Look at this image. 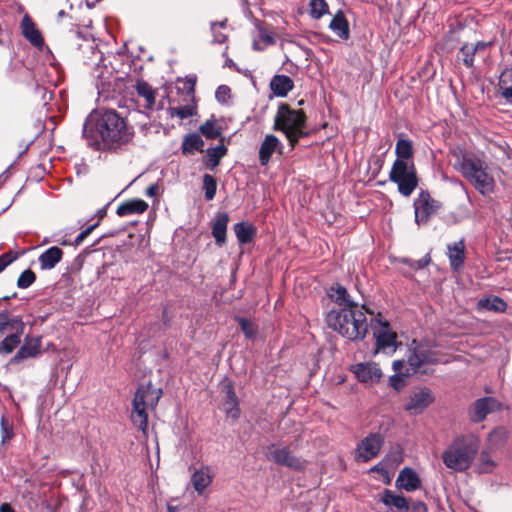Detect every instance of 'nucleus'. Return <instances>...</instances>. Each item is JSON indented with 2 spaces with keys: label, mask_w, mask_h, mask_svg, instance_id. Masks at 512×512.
I'll use <instances>...</instances> for the list:
<instances>
[{
  "label": "nucleus",
  "mask_w": 512,
  "mask_h": 512,
  "mask_svg": "<svg viewBox=\"0 0 512 512\" xmlns=\"http://www.w3.org/2000/svg\"><path fill=\"white\" fill-rule=\"evenodd\" d=\"M229 92H230V89L228 86H225V85L219 86L218 89L216 90V98L219 101H225V98Z\"/></svg>",
  "instance_id": "50"
},
{
  "label": "nucleus",
  "mask_w": 512,
  "mask_h": 512,
  "mask_svg": "<svg viewBox=\"0 0 512 512\" xmlns=\"http://www.w3.org/2000/svg\"><path fill=\"white\" fill-rule=\"evenodd\" d=\"M64 16H66V13L64 12V10H60V11L58 12V18H59V19H61V18H63Z\"/></svg>",
  "instance_id": "59"
},
{
  "label": "nucleus",
  "mask_w": 512,
  "mask_h": 512,
  "mask_svg": "<svg viewBox=\"0 0 512 512\" xmlns=\"http://www.w3.org/2000/svg\"><path fill=\"white\" fill-rule=\"evenodd\" d=\"M429 261H430V258L428 256H426L418 261H414L413 264H411V266L414 268H417V269H421V268H424L425 266H427Z\"/></svg>",
  "instance_id": "52"
},
{
  "label": "nucleus",
  "mask_w": 512,
  "mask_h": 512,
  "mask_svg": "<svg viewBox=\"0 0 512 512\" xmlns=\"http://www.w3.org/2000/svg\"><path fill=\"white\" fill-rule=\"evenodd\" d=\"M161 396V390L148 385L138 388L133 399V410L131 419L133 423L143 432L148 426V415L146 410L154 408Z\"/></svg>",
  "instance_id": "7"
},
{
  "label": "nucleus",
  "mask_w": 512,
  "mask_h": 512,
  "mask_svg": "<svg viewBox=\"0 0 512 512\" xmlns=\"http://www.w3.org/2000/svg\"><path fill=\"white\" fill-rule=\"evenodd\" d=\"M234 231L238 241L241 244L250 243L253 240L255 229L252 225L248 223H237L234 226Z\"/></svg>",
  "instance_id": "33"
},
{
  "label": "nucleus",
  "mask_w": 512,
  "mask_h": 512,
  "mask_svg": "<svg viewBox=\"0 0 512 512\" xmlns=\"http://www.w3.org/2000/svg\"><path fill=\"white\" fill-rule=\"evenodd\" d=\"M310 15L314 19H320L323 15L328 13V4L325 0H310Z\"/></svg>",
  "instance_id": "39"
},
{
  "label": "nucleus",
  "mask_w": 512,
  "mask_h": 512,
  "mask_svg": "<svg viewBox=\"0 0 512 512\" xmlns=\"http://www.w3.org/2000/svg\"><path fill=\"white\" fill-rule=\"evenodd\" d=\"M229 222V215L226 212H220L216 215L212 225V235L216 244L222 246L226 242V231Z\"/></svg>",
  "instance_id": "21"
},
{
  "label": "nucleus",
  "mask_w": 512,
  "mask_h": 512,
  "mask_svg": "<svg viewBox=\"0 0 512 512\" xmlns=\"http://www.w3.org/2000/svg\"><path fill=\"white\" fill-rule=\"evenodd\" d=\"M98 223H95L89 227H87L85 230H83L75 239L76 245L81 244L84 239L90 235V233L97 227Z\"/></svg>",
  "instance_id": "49"
},
{
  "label": "nucleus",
  "mask_w": 512,
  "mask_h": 512,
  "mask_svg": "<svg viewBox=\"0 0 512 512\" xmlns=\"http://www.w3.org/2000/svg\"><path fill=\"white\" fill-rule=\"evenodd\" d=\"M217 183L213 176L205 174L203 176V189L206 200H212L216 194Z\"/></svg>",
  "instance_id": "41"
},
{
  "label": "nucleus",
  "mask_w": 512,
  "mask_h": 512,
  "mask_svg": "<svg viewBox=\"0 0 512 512\" xmlns=\"http://www.w3.org/2000/svg\"><path fill=\"white\" fill-rule=\"evenodd\" d=\"M329 28L341 39L349 38V25L344 14L338 11L329 24Z\"/></svg>",
  "instance_id": "28"
},
{
  "label": "nucleus",
  "mask_w": 512,
  "mask_h": 512,
  "mask_svg": "<svg viewBox=\"0 0 512 512\" xmlns=\"http://www.w3.org/2000/svg\"><path fill=\"white\" fill-rule=\"evenodd\" d=\"M273 129L282 131L294 148L301 137L307 136L306 115L302 110L291 109L288 104L283 103L278 107Z\"/></svg>",
  "instance_id": "5"
},
{
  "label": "nucleus",
  "mask_w": 512,
  "mask_h": 512,
  "mask_svg": "<svg viewBox=\"0 0 512 512\" xmlns=\"http://www.w3.org/2000/svg\"><path fill=\"white\" fill-rule=\"evenodd\" d=\"M159 192V186L157 184H151L147 189H146V196L148 197H155L157 196Z\"/></svg>",
  "instance_id": "54"
},
{
  "label": "nucleus",
  "mask_w": 512,
  "mask_h": 512,
  "mask_svg": "<svg viewBox=\"0 0 512 512\" xmlns=\"http://www.w3.org/2000/svg\"><path fill=\"white\" fill-rule=\"evenodd\" d=\"M204 142L197 133H191L185 136L182 142L183 154H193L195 151H203Z\"/></svg>",
  "instance_id": "30"
},
{
  "label": "nucleus",
  "mask_w": 512,
  "mask_h": 512,
  "mask_svg": "<svg viewBox=\"0 0 512 512\" xmlns=\"http://www.w3.org/2000/svg\"><path fill=\"white\" fill-rule=\"evenodd\" d=\"M168 509H169V512H173L172 507L169 506Z\"/></svg>",
  "instance_id": "61"
},
{
  "label": "nucleus",
  "mask_w": 512,
  "mask_h": 512,
  "mask_svg": "<svg viewBox=\"0 0 512 512\" xmlns=\"http://www.w3.org/2000/svg\"><path fill=\"white\" fill-rule=\"evenodd\" d=\"M200 132L209 139L217 138L221 134V131L214 120H208L202 124L200 126Z\"/></svg>",
  "instance_id": "42"
},
{
  "label": "nucleus",
  "mask_w": 512,
  "mask_h": 512,
  "mask_svg": "<svg viewBox=\"0 0 512 512\" xmlns=\"http://www.w3.org/2000/svg\"><path fill=\"white\" fill-rule=\"evenodd\" d=\"M508 81L512 82V73L504 72L500 77V83H506Z\"/></svg>",
  "instance_id": "56"
},
{
  "label": "nucleus",
  "mask_w": 512,
  "mask_h": 512,
  "mask_svg": "<svg viewBox=\"0 0 512 512\" xmlns=\"http://www.w3.org/2000/svg\"><path fill=\"white\" fill-rule=\"evenodd\" d=\"M331 299L338 305V308H346L354 305H359L350 299L347 290L341 285L332 286L330 289Z\"/></svg>",
  "instance_id": "27"
},
{
  "label": "nucleus",
  "mask_w": 512,
  "mask_h": 512,
  "mask_svg": "<svg viewBox=\"0 0 512 512\" xmlns=\"http://www.w3.org/2000/svg\"><path fill=\"white\" fill-rule=\"evenodd\" d=\"M355 375L361 382L374 383L380 380L382 371L376 363H360L356 365Z\"/></svg>",
  "instance_id": "19"
},
{
  "label": "nucleus",
  "mask_w": 512,
  "mask_h": 512,
  "mask_svg": "<svg viewBox=\"0 0 512 512\" xmlns=\"http://www.w3.org/2000/svg\"><path fill=\"white\" fill-rule=\"evenodd\" d=\"M83 136L96 150L130 142L134 131L118 112L112 109L91 114L83 125Z\"/></svg>",
  "instance_id": "1"
},
{
  "label": "nucleus",
  "mask_w": 512,
  "mask_h": 512,
  "mask_svg": "<svg viewBox=\"0 0 512 512\" xmlns=\"http://www.w3.org/2000/svg\"><path fill=\"white\" fill-rule=\"evenodd\" d=\"M499 409V403L495 398L484 397L480 398L470 409V419L473 422L483 421L489 413H492Z\"/></svg>",
  "instance_id": "14"
},
{
  "label": "nucleus",
  "mask_w": 512,
  "mask_h": 512,
  "mask_svg": "<svg viewBox=\"0 0 512 512\" xmlns=\"http://www.w3.org/2000/svg\"><path fill=\"white\" fill-rule=\"evenodd\" d=\"M472 47L476 48V52L479 50H484L487 47V44L484 42H477L476 44H472Z\"/></svg>",
  "instance_id": "58"
},
{
  "label": "nucleus",
  "mask_w": 512,
  "mask_h": 512,
  "mask_svg": "<svg viewBox=\"0 0 512 512\" xmlns=\"http://www.w3.org/2000/svg\"><path fill=\"white\" fill-rule=\"evenodd\" d=\"M24 328L25 324L20 317L16 316L10 318L7 311L0 313V334L5 333L6 331L23 334Z\"/></svg>",
  "instance_id": "24"
},
{
  "label": "nucleus",
  "mask_w": 512,
  "mask_h": 512,
  "mask_svg": "<svg viewBox=\"0 0 512 512\" xmlns=\"http://www.w3.org/2000/svg\"><path fill=\"white\" fill-rule=\"evenodd\" d=\"M478 305L480 308L495 312H503L507 308L506 302L496 296L492 298L481 299Z\"/></svg>",
  "instance_id": "36"
},
{
  "label": "nucleus",
  "mask_w": 512,
  "mask_h": 512,
  "mask_svg": "<svg viewBox=\"0 0 512 512\" xmlns=\"http://www.w3.org/2000/svg\"><path fill=\"white\" fill-rule=\"evenodd\" d=\"M384 439L381 434L373 433L361 440L355 451L357 462H368L380 452Z\"/></svg>",
  "instance_id": "11"
},
{
  "label": "nucleus",
  "mask_w": 512,
  "mask_h": 512,
  "mask_svg": "<svg viewBox=\"0 0 512 512\" xmlns=\"http://www.w3.org/2000/svg\"><path fill=\"white\" fill-rule=\"evenodd\" d=\"M294 88L293 80L283 74L275 75L270 81V89L278 97H285Z\"/></svg>",
  "instance_id": "22"
},
{
  "label": "nucleus",
  "mask_w": 512,
  "mask_h": 512,
  "mask_svg": "<svg viewBox=\"0 0 512 512\" xmlns=\"http://www.w3.org/2000/svg\"><path fill=\"white\" fill-rule=\"evenodd\" d=\"M35 280V273L32 270L27 269L20 274L17 280V286L21 289H25L31 286L35 282Z\"/></svg>",
  "instance_id": "45"
},
{
  "label": "nucleus",
  "mask_w": 512,
  "mask_h": 512,
  "mask_svg": "<svg viewBox=\"0 0 512 512\" xmlns=\"http://www.w3.org/2000/svg\"><path fill=\"white\" fill-rule=\"evenodd\" d=\"M503 84L504 83L499 82L500 88L502 89L501 95L506 101L512 102V86L504 87Z\"/></svg>",
  "instance_id": "51"
},
{
  "label": "nucleus",
  "mask_w": 512,
  "mask_h": 512,
  "mask_svg": "<svg viewBox=\"0 0 512 512\" xmlns=\"http://www.w3.org/2000/svg\"><path fill=\"white\" fill-rule=\"evenodd\" d=\"M381 500L385 505L395 507L399 510L407 511L409 509L408 502L402 495L396 494L388 489L383 492Z\"/></svg>",
  "instance_id": "31"
},
{
  "label": "nucleus",
  "mask_w": 512,
  "mask_h": 512,
  "mask_svg": "<svg viewBox=\"0 0 512 512\" xmlns=\"http://www.w3.org/2000/svg\"><path fill=\"white\" fill-rule=\"evenodd\" d=\"M41 353V338L26 337L23 345L11 359L12 363H19L28 358H35Z\"/></svg>",
  "instance_id": "17"
},
{
  "label": "nucleus",
  "mask_w": 512,
  "mask_h": 512,
  "mask_svg": "<svg viewBox=\"0 0 512 512\" xmlns=\"http://www.w3.org/2000/svg\"><path fill=\"white\" fill-rule=\"evenodd\" d=\"M227 148L224 144L217 145L216 147L209 148L207 150V166L213 170L215 169L219 163L220 160L226 155Z\"/></svg>",
  "instance_id": "34"
},
{
  "label": "nucleus",
  "mask_w": 512,
  "mask_h": 512,
  "mask_svg": "<svg viewBox=\"0 0 512 512\" xmlns=\"http://www.w3.org/2000/svg\"><path fill=\"white\" fill-rule=\"evenodd\" d=\"M464 242L462 240L448 245V257L452 269L457 270L464 261Z\"/></svg>",
  "instance_id": "29"
},
{
  "label": "nucleus",
  "mask_w": 512,
  "mask_h": 512,
  "mask_svg": "<svg viewBox=\"0 0 512 512\" xmlns=\"http://www.w3.org/2000/svg\"><path fill=\"white\" fill-rule=\"evenodd\" d=\"M433 400L434 397L429 389H421L410 396L409 402L405 405V410L412 414H419L423 412Z\"/></svg>",
  "instance_id": "15"
},
{
  "label": "nucleus",
  "mask_w": 512,
  "mask_h": 512,
  "mask_svg": "<svg viewBox=\"0 0 512 512\" xmlns=\"http://www.w3.org/2000/svg\"><path fill=\"white\" fill-rule=\"evenodd\" d=\"M136 90L139 96L143 97L145 100V107L147 109H152L155 104V92L150 85L146 82H138L136 85Z\"/></svg>",
  "instance_id": "35"
},
{
  "label": "nucleus",
  "mask_w": 512,
  "mask_h": 512,
  "mask_svg": "<svg viewBox=\"0 0 512 512\" xmlns=\"http://www.w3.org/2000/svg\"><path fill=\"white\" fill-rule=\"evenodd\" d=\"M411 510L412 512H427V507L423 502L417 501L412 504Z\"/></svg>",
  "instance_id": "53"
},
{
  "label": "nucleus",
  "mask_w": 512,
  "mask_h": 512,
  "mask_svg": "<svg viewBox=\"0 0 512 512\" xmlns=\"http://www.w3.org/2000/svg\"><path fill=\"white\" fill-rule=\"evenodd\" d=\"M459 170L480 194L486 196L493 193L495 179L485 161L476 157H463Z\"/></svg>",
  "instance_id": "6"
},
{
  "label": "nucleus",
  "mask_w": 512,
  "mask_h": 512,
  "mask_svg": "<svg viewBox=\"0 0 512 512\" xmlns=\"http://www.w3.org/2000/svg\"><path fill=\"white\" fill-rule=\"evenodd\" d=\"M4 422H5V420H4V418H2V419H1V424H2V426H4Z\"/></svg>",
  "instance_id": "60"
},
{
  "label": "nucleus",
  "mask_w": 512,
  "mask_h": 512,
  "mask_svg": "<svg viewBox=\"0 0 512 512\" xmlns=\"http://www.w3.org/2000/svg\"><path fill=\"white\" fill-rule=\"evenodd\" d=\"M17 258L16 255H12L11 252L4 253L0 256V272H2L10 263Z\"/></svg>",
  "instance_id": "48"
},
{
  "label": "nucleus",
  "mask_w": 512,
  "mask_h": 512,
  "mask_svg": "<svg viewBox=\"0 0 512 512\" xmlns=\"http://www.w3.org/2000/svg\"><path fill=\"white\" fill-rule=\"evenodd\" d=\"M226 27V21L221 22H213L211 24V31L213 34V42L215 43H224L227 39V35L222 32V29Z\"/></svg>",
  "instance_id": "44"
},
{
  "label": "nucleus",
  "mask_w": 512,
  "mask_h": 512,
  "mask_svg": "<svg viewBox=\"0 0 512 512\" xmlns=\"http://www.w3.org/2000/svg\"><path fill=\"white\" fill-rule=\"evenodd\" d=\"M395 153L397 156L396 160H402L405 163H414L412 160L413 147L411 141L399 139L396 143Z\"/></svg>",
  "instance_id": "32"
},
{
  "label": "nucleus",
  "mask_w": 512,
  "mask_h": 512,
  "mask_svg": "<svg viewBox=\"0 0 512 512\" xmlns=\"http://www.w3.org/2000/svg\"><path fill=\"white\" fill-rule=\"evenodd\" d=\"M435 361V354L426 345L413 340L408 347L407 361L395 360L392 364L396 374L390 377L391 386L397 391L401 390L405 385L404 376L414 374L423 364Z\"/></svg>",
  "instance_id": "3"
},
{
  "label": "nucleus",
  "mask_w": 512,
  "mask_h": 512,
  "mask_svg": "<svg viewBox=\"0 0 512 512\" xmlns=\"http://www.w3.org/2000/svg\"><path fill=\"white\" fill-rule=\"evenodd\" d=\"M86 50L92 52V54L95 56V58H98L99 52L96 51V46L92 42H88L85 45Z\"/></svg>",
  "instance_id": "55"
},
{
  "label": "nucleus",
  "mask_w": 512,
  "mask_h": 512,
  "mask_svg": "<svg viewBox=\"0 0 512 512\" xmlns=\"http://www.w3.org/2000/svg\"><path fill=\"white\" fill-rule=\"evenodd\" d=\"M0 512H15L14 509L8 503H3L0 506Z\"/></svg>",
  "instance_id": "57"
},
{
  "label": "nucleus",
  "mask_w": 512,
  "mask_h": 512,
  "mask_svg": "<svg viewBox=\"0 0 512 512\" xmlns=\"http://www.w3.org/2000/svg\"><path fill=\"white\" fill-rule=\"evenodd\" d=\"M21 33L23 37L34 47L41 49L44 46V38L36 27L32 18L25 14L20 23Z\"/></svg>",
  "instance_id": "16"
},
{
  "label": "nucleus",
  "mask_w": 512,
  "mask_h": 512,
  "mask_svg": "<svg viewBox=\"0 0 512 512\" xmlns=\"http://www.w3.org/2000/svg\"><path fill=\"white\" fill-rule=\"evenodd\" d=\"M508 437V431L504 427L494 429L488 436L490 448H496L502 445Z\"/></svg>",
  "instance_id": "38"
},
{
  "label": "nucleus",
  "mask_w": 512,
  "mask_h": 512,
  "mask_svg": "<svg viewBox=\"0 0 512 512\" xmlns=\"http://www.w3.org/2000/svg\"><path fill=\"white\" fill-rule=\"evenodd\" d=\"M237 321L241 327L242 332L246 338L253 339L257 334V327L249 320L245 318H237Z\"/></svg>",
  "instance_id": "46"
},
{
  "label": "nucleus",
  "mask_w": 512,
  "mask_h": 512,
  "mask_svg": "<svg viewBox=\"0 0 512 512\" xmlns=\"http://www.w3.org/2000/svg\"><path fill=\"white\" fill-rule=\"evenodd\" d=\"M420 484L418 474L408 467L403 468L396 479V486L406 491H414L420 487Z\"/></svg>",
  "instance_id": "20"
},
{
  "label": "nucleus",
  "mask_w": 512,
  "mask_h": 512,
  "mask_svg": "<svg viewBox=\"0 0 512 512\" xmlns=\"http://www.w3.org/2000/svg\"><path fill=\"white\" fill-rule=\"evenodd\" d=\"M439 207V202L432 199L428 192L422 191L414 201L416 223H427L429 218L437 212Z\"/></svg>",
  "instance_id": "12"
},
{
  "label": "nucleus",
  "mask_w": 512,
  "mask_h": 512,
  "mask_svg": "<svg viewBox=\"0 0 512 512\" xmlns=\"http://www.w3.org/2000/svg\"><path fill=\"white\" fill-rule=\"evenodd\" d=\"M479 450V440L474 437L455 439L442 453L445 466L455 472L467 470Z\"/></svg>",
  "instance_id": "4"
},
{
  "label": "nucleus",
  "mask_w": 512,
  "mask_h": 512,
  "mask_svg": "<svg viewBox=\"0 0 512 512\" xmlns=\"http://www.w3.org/2000/svg\"><path fill=\"white\" fill-rule=\"evenodd\" d=\"M475 53L476 48L472 47V44H464L459 51L458 58L462 60L467 67H471Z\"/></svg>",
  "instance_id": "40"
},
{
  "label": "nucleus",
  "mask_w": 512,
  "mask_h": 512,
  "mask_svg": "<svg viewBox=\"0 0 512 512\" xmlns=\"http://www.w3.org/2000/svg\"><path fill=\"white\" fill-rule=\"evenodd\" d=\"M495 466L494 461L491 459L486 451H483L479 458V471L481 473H489Z\"/></svg>",
  "instance_id": "47"
},
{
  "label": "nucleus",
  "mask_w": 512,
  "mask_h": 512,
  "mask_svg": "<svg viewBox=\"0 0 512 512\" xmlns=\"http://www.w3.org/2000/svg\"><path fill=\"white\" fill-rule=\"evenodd\" d=\"M266 458L278 465L285 466L289 469L302 471L306 468L307 462L292 453L287 447H280L271 444L265 448Z\"/></svg>",
  "instance_id": "9"
},
{
  "label": "nucleus",
  "mask_w": 512,
  "mask_h": 512,
  "mask_svg": "<svg viewBox=\"0 0 512 512\" xmlns=\"http://www.w3.org/2000/svg\"><path fill=\"white\" fill-rule=\"evenodd\" d=\"M282 145L279 139L272 134L265 136L259 149V161L262 166H265L270 161L272 154L276 151L281 153Z\"/></svg>",
  "instance_id": "18"
},
{
  "label": "nucleus",
  "mask_w": 512,
  "mask_h": 512,
  "mask_svg": "<svg viewBox=\"0 0 512 512\" xmlns=\"http://www.w3.org/2000/svg\"><path fill=\"white\" fill-rule=\"evenodd\" d=\"M372 329L376 339V352L381 350L386 354H392L396 351L400 343L396 341V333L391 330L387 321L377 320Z\"/></svg>",
  "instance_id": "10"
},
{
  "label": "nucleus",
  "mask_w": 512,
  "mask_h": 512,
  "mask_svg": "<svg viewBox=\"0 0 512 512\" xmlns=\"http://www.w3.org/2000/svg\"><path fill=\"white\" fill-rule=\"evenodd\" d=\"M213 474L207 466L196 470L191 477V483L194 489L201 494L212 482Z\"/></svg>",
  "instance_id": "23"
},
{
  "label": "nucleus",
  "mask_w": 512,
  "mask_h": 512,
  "mask_svg": "<svg viewBox=\"0 0 512 512\" xmlns=\"http://www.w3.org/2000/svg\"><path fill=\"white\" fill-rule=\"evenodd\" d=\"M389 180L397 184L400 194L410 196L418 185L414 163L395 160L389 173Z\"/></svg>",
  "instance_id": "8"
},
{
  "label": "nucleus",
  "mask_w": 512,
  "mask_h": 512,
  "mask_svg": "<svg viewBox=\"0 0 512 512\" xmlns=\"http://www.w3.org/2000/svg\"><path fill=\"white\" fill-rule=\"evenodd\" d=\"M363 309L367 313L373 314L365 306L360 307L359 305L332 309L326 316L327 324L331 329L349 340H362L368 330Z\"/></svg>",
  "instance_id": "2"
},
{
  "label": "nucleus",
  "mask_w": 512,
  "mask_h": 512,
  "mask_svg": "<svg viewBox=\"0 0 512 512\" xmlns=\"http://www.w3.org/2000/svg\"><path fill=\"white\" fill-rule=\"evenodd\" d=\"M195 112V108L190 105H185L182 107H170L168 109V113L171 117H178L180 119H186L191 117Z\"/></svg>",
  "instance_id": "43"
},
{
  "label": "nucleus",
  "mask_w": 512,
  "mask_h": 512,
  "mask_svg": "<svg viewBox=\"0 0 512 512\" xmlns=\"http://www.w3.org/2000/svg\"><path fill=\"white\" fill-rule=\"evenodd\" d=\"M22 334L13 332L0 342V353L10 354L21 342Z\"/></svg>",
  "instance_id": "37"
},
{
  "label": "nucleus",
  "mask_w": 512,
  "mask_h": 512,
  "mask_svg": "<svg viewBox=\"0 0 512 512\" xmlns=\"http://www.w3.org/2000/svg\"><path fill=\"white\" fill-rule=\"evenodd\" d=\"M222 389L224 392L222 410L228 418L237 420L240 417L239 400L234 392L231 381H225L222 383Z\"/></svg>",
  "instance_id": "13"
},
{
  "label": "nucleus",
  "mask_w": 512,
  "mask_h": 512,
  "mask_svg": "<svg viewBox=\"0 0 512 512\" xmlns=\"http://www.w3.org/2000/svg\"><path fill=\"white\" fill-rule=\"evenodd\" d=\"M63 257V251L57 247L53 246L44 251L38 258L41 269L49 270L56 266L57 263L61 261Z\"/></svg>",
  "instance_id": "25"
},
{
  "label": "nucleus",
  "mask_w": 512,
  "mask_h": 512,
  "mask_svg": "<svg viewBox=\"0 0 512 512\" xmlns=\"http://www.w3.org/2000/svg\"><path fill=\"white\" fill-rule=\"evenodd\" d=\"M148 208V204L141 199H133L126 201L118 206L116 213L119 216H126L130 214H141Z\"/></svg>",
  "instance_id": "26"
}]
</instances>
